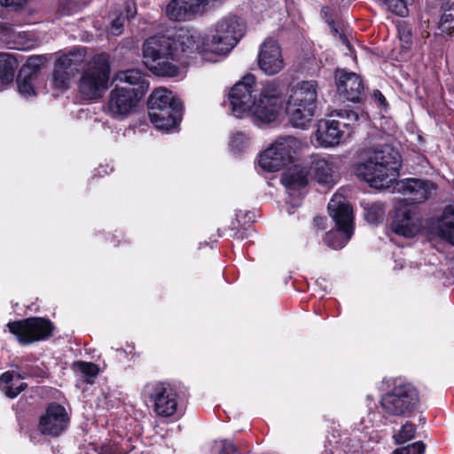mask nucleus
Listing matches in <instances>:
<instances>
[{"label":"nucleus","instance_id":"obj_35","mask_svg":"<svg viewBox=\"0 0 454 454\" xmlns=\"http://www.w3.org/2000/svg\"><path fill=\"white\" fill-rule=\"evenodd\" d=\"M249 142L250 138L247 134L237 131L231 137L230 146L233 153H240L249 145Z\"/></svg>","mask_w":454,"mask_h":454},{"label":"nucleus","instance_id":"obj_20","mask_svg":"<svg viewBox=\"0 0 454 454\" xmlns=\"http://www.w3.org/2000/svg\"><path fill=\"white\" fill-rule=\"evenodd\" d=\"M429 231L454 245V202L445 207L440 218L430 222Z\"/></svg>","mask_w":454,"mask_h":454},{"label":"nucleus","instance_id":"obj_28","mask_svg":"<svg viewBox=\"0 0 454 454\" xmlns=\"http://www.w3.org/2000/svg\"><path fill=\"white\" fill-rule=\"evenodd\" d=\"M20 373L5 372L0 377V388L6 396L14 398L27 387Z\"/></svg>","mask_w":454,"mask_h":454},{"label":"nucleus","instance_id":"obj_38","mask_svg":"<svg viewBox=\"0 0 454 454\" xmlns=\"http://www.w3.org/2000/svg\"><path fill=\"white\" fill-rule=\"evenodd\" d=\"M74 368L88 378L96 377L98 373V366L92 363L76 362L74 364Z\"/></svg>","mask_w":454,"mask_h":454},{"label":"nucleus","instance_id":"obj_17","mask_svg":"<svg viewBox=\"0 0 454 454\" xmlns=\"http://www.w3.org/2000/svg\"><path fill=\"white\" fill-rule=\"evenodd\" d=\"M236 46L231 38L223 37L213 29L203 38L198 48L200 54L208 61H216V57L228 55Z\"/></svg>","mask_w":454,"mask_h":454},{"label":"nucleus","instance_id":"obj_24","mask_svg":"<svg viewBox=\"0 0 454 454\" xmlns=\"http://www.w3.org/2000/svg\"><path fill=\"white\" fill-rule=\"evenodd\" d=\"M309 172L307 167L294 165L283 173L281 183L286 188L290 196L301 195V190L308 184Z\"/></svg>","mask_w":454,"mask_h":454},{"label":"nucleus","instance_id":"obj_30","mask_svg":"<svg viewBox=\"0 0 454 454\" xmlns=\"http://www.w3.org/2000/svg\"><path fill=\"white\" fill-rule=\"evenodd\" d=\"M137 13L136 4L128 1L125 3L124 10L120 9L112 14L111 26L109 28L113 35H119L122 33L126 20L133 18Z\"/></svg>","mask_w":454,"mask_h":454},{"label":"nucleus","instance_id":"obj_3","mask_svg":"<svg viewBox=\"0 0 454 454\" xmlns=\"http://www.w3.org/2000/svg\"><path fill=\"white\" fill-rule=\"evenodd\" d=\"M195 46L194 35L186 29L157 34L143 43V61L160 76L176 77L179 74L177 63Z\"/></svg>","mask_w":454,"mask_h":454},{"label":"nucleus","instance_id":"obj_44","mask_svg":"<svg viewBox=\"0 0 454 454\" xmlns=\"http://www.w3.org/2000/svg\"><path fill=\"white\" fill-rule=\"evenodd\" d=\"M100 454H124V452L119 450L117 448L105 445L100 448Z\"/></svg>","mask_w":454,"mask_h":454},{"label":"nucleus","instance_id":"obj_5","mask_svg":"<svg viewBox=\"0 0 454 454\" xmlns=\"http://www.w3.org/2000/svg\"><path fill=\"white\" fill-rule=\"evenodd\" d=\"M338 120H320L312 136V143L317 147L331 148L347 142L355 130L358 121L357 113L340 110L336 114Z\"/></svg>","mask_w":454,"mask_h":454},{"label":"nucleus","instance_id":"obj_34","mask_svg":"<svg viewBox=\"0 0 454 454\" xmlns=\"http://www.w3.org/2000/svg\"><path fill=\"white\" fill-rule=\"evenodd\" d=\"M440 33L450 35L454 32V10H446L442 14L438 22Z\"/></svg>","mask_w":454,"mask_h":454},{"label":"nucleus","instance_id":"obj_32","mask_svg":"<svg viewBox=\"0 0 454 454\" xmlns=\"http://www.w3.org/2000/svg\"><path fill=\"white\" fill-rule=\"evenodd\" d=\"M364 217L368 223H376L383 220L385 207L381 202H374L364 206Z\"/></svg>","mask_w":454,"mask_h":454},{"label":"nucleus","instance_id":"obj_22","mask_svg":"<svg viewBox=\"0 0 454 454\" xmlns=\"http://www.w3.org/2000/svg\"><path fill=\"white\" fill-rule=\"evenodd\" d=\"M183 105L160 108L153 114V110H148L151 122L157 129L168 131L175 128L181 119Z\"/></svg>","mask_w":454,"mask_h":454},{"label":"nucleus","instance_id":"obj_10","mask_svg":"<svg viewBox=\"0 0 454 454\" xmlns=\"http://www.w3.org/2000/svg\"><path fill=\"white\" fill-rule=\"evenodd\" d=\"M301 148V142L294 137L278 138L259 156V166L268 172L280 170L289 163Z\"/></svg>","mask_w":454,"mask_h":454},{"label":"nucleus","instance_id":"obj_15","mask_svg":"<svg viewBox=\"0 0 454 454\" xmlns=\"http://www.w3.org/2000/svg\"><path fill=\"white\" fill-rule=\"evenodd\" d=\"M69 420L66 408L51 403L39 418L38 430L43 435L56 437L67 428Z\"/></svg>","mask_w":454,"mask_h":454},{"label":"nucleus","instance_id":"obj_7","mask_svg":"<svg viewBox=\"0 0 454 454\" xmlns=\"http://www.w3.org/2000/svg\"><path fill=\"white\" fill-rule=\"evenodd\" d=\"M110 66L104 54L95 55L86 65L79 81V92L84 99L99 98L108 87Z\"/></svg>","mask_w":454,"mask_h":454},{"label":"nucleus","instance_id":"obj_16","mask_svg":"<svg viewBox=\"0 0 454 454\" xmlns=\"http://www.w3.org/2000/svg\"><path fill=\"white\" fill-rule=\"evenodd\" d=\"M257 61L259 68L267 75L281 72L286 64L282 49L276 39L269 37L260 46Z\"/></svg>","mask_w":454,"mask_h":454},{"label":"nucleus","instance_id":"obj_41","mask_svg":"<svg viewBox=\"0 0 454 454\" xmlns=\"http://www.w3.org/2000/svg\"><path fill=\"white\" fill-rule=\"evenodd\" d=\"M30 0H0V4L5 7H12L14 9L23 8Z\"/></svg>","mask_w":454,"mask_h":454},{"label":"nucleus","instance_id":"obj_4","mask_svg":"<svg viewBox=\"0 0 454 454\" xmlns=\"http://www.w3.org/2000/svg\"><path fill=\"white\" fill-rule=\"evenodd\" d=\"M114 81L117 83L109 93L106 113L114 119L123 120L136 110L148 90L149 82L138 69L119 71Z\"/></svg>","mask_w":454,"mask_h":454},{"label":"nucleus","instance_id":"obj_13","mask_svg":"<svg viewBox=\"0 0 454 454\" xmlns=\"http://www.w3.org/2000/svg\"><path fill=\"white\" fill-rule=\"evenodd\" d=\"M7 327L17 337L19 342L26 345L44 340L52 332L51 322L42 317L11 322L7 324Z\"/></svg>","mask_w":454,"mask_h":454},{"label":"nucleus","instance_id":"obj_39","mask_svg":"<svg viewBox=\"0 0 454 454\" xmlns=\"http://www.w3.org/2000/svg\"><path fill=\"white\" fill-rule=\"evenodd\" d=\"M425 445L422 442H417L411 445L396 450L394 454H424Z\"/></svg>","mask_w":454,"mask_h":454},{"label":"nucleus","instance_id":"obj_45","mask_svg":"<svg viewBox=\"0 0 454 454\" xmlns=\"http://www.w3.org/2000/svg\"><path fill=\"white\" fill-rule=\"evenodd\" d=\"M372 98L378 103L380 107L385 106L386 98L380 90H374L373 94H372Z\"/></svg>","mask_w":454,"mask_h":454},{"label":"nucleus","instance_id":"obj_8","mask_svg":"<svg viewBox=\"0 0 454 454\" xmlns=\"http://www.w3.org/2000/svg\"><path fill=\"white\" fill-rule=\"evenodd\" d=\"M419 394L410 383L394 380L393 387L381 396L382 410L389 415L401 416L418 407Z\"/></svg>","mask_w":454,"mask_h":454},{"label":"nucleus","instance_id":"obj_29","mask_svg":"<svg viewBox=\"0 0 454 454\" xmlns=\"http://www.w3.org/2000/svg\"><path fill=\"white\" fill-rule=\"evenodd\" d=\"M180 105L182 103L175 98L171 91L165 88L154 90L148 98V110H153V114L154 115L160 108Z\"/></svg>","mask_w":454,"mask_h":454},{"label":"nucleus","instance_id":"obj_33","mask_svg":"<svg viewBox=\"0 0 454 454\" xmlns=\"http://www.w3.org/2000/svg\"><path fill=\"white\" fill-rule=\"evenodd\" d=\"M382 3L392 13L405 17L409 13L408 7L412 4L413 0H382Z\"/></svg>","mask_w":454,"mask_h":454},{"label":"nucleus","instance_id":"obj_1","mask_svg":"<svg viewBox=\"0 0 454 454\" xmlns=\"http://www.w3.org/2000/svg\"><path fill=\"white\" fill-rule=\"evenodd\" d=\"M285 86L277 80L257 85L254 75L247 74L231 90L229 98L233 115L250 117L256 125L276 121L284 109L294 127L305 129L315 112L301 103L286 100Z\"/></svg>","mask_w":454,"mask_h":454},{"label":"nucleus","instance_id":"obj_36","mask_svg":"<svg viewBox=\"0 0 454 454\" xmlns=\"http://www.w3.org/2000/svg\"><path fill=\"white\" fill-rule=\"evenodd\" d=\"M211 454H241L230 441H215L211 446Z\"/></svg>","mask_w":454,"mask_h":454},{"label":"nucleus","instance_id":"obj_40","mask_svg":"<svg viewBox=\"0 0 454 454\" xmlns=\"http://www.w3.org/2000/svg\"><path fill=\"white\" fill-rule=\"evenodd\" d=\"M399 36L400 40L403 43V48L405 50H410L412 44V39H411V28L407 26L400 27L399 29Z\"/></svg>","mask_w":454,"mask_h":454},{"label":"nucleus","instance_id":"obj_6","mask_svg":"<svg viewBox=\"0 0 454 454\" xmlns=\"http://www.w3.org/2000/svg\"><path fill=\"white\" fill-rule=\"evenodd\" d=\"M328 212L337 229L327 232L325 241L333 249H341L354 233L353 208L341 193L336 192L328 203Z\"/></svg>","mask_w":454,"mask_h":454},{"label":"nucleus","instance_id":"obj_25","mask_svg":"<svg viewBox=\"0 0 454 454\" xmlns=\"http://www.w3.org/2000/svg\"><path fill=\"white\" fill-rule=\"evenodd\" d=\"M0 39L9 49L20 51L28 50L34 44L27 32L18 31L16 27L11 24L0 26Z\"/></svg>","mask_w":454,"mask_h":454},{"label":"nucleus","instance_id":"obj_11","mask_svg":"<svg viewBox=\"0 0 454 454\" xmlns=\"http://www.w3.org/2000/svg\"><path fill=\"white\" fill-rule=\"evenodd\" d=\"M423 227L422 215L419 207L401 200L395 206V215L391 223L392 231L405 238L416 236Z\"/></svg>","mask_w":454,"mask_h":454},{"label":"nucleus","instance_id":"obj_26","mask_svg":"<svg viewBox=\"0 0 454 454\" xmlns=\"http://www.w3.org/2000/svg\"><path fill=\"white\" fill-rule=\"evenodd\" d=\"M38 59H29L27 67L23 68L17 78V86L19 93L24 98H31L36 95V85L38 84V75L35 72H27L30 67H35V62Z\"/></svg>","mask_w":454,"mask_h":454},{"label":"nucleus","instance_id":"obj_23","mask_svg":"<svg viewBox=\"0 0 454 454\" xmlns=\"http://www.w3.org/2000/svg\"><path fill=\"white\" fill-rule=\"evenodd\" d=\"M223 37L231 38V42L236 45L246 32L244 21L235 15H228L221 19L212 28Z\"/></svg>","mask_w":454,"mask_h":454},{"label":"nucleus","instance_id":"obj_2","mask_svg":"<svg viewBox=\"0 0 454 454\" xmlns=\"http://www.w3.org/2000/svg\"><path fill=\"white\" fill-rule=\"evenodd\" d=\"M400 166L399 153L385 145L369 151L365 160L356 165L355 172L359 179L375 189H386L395 183L394 191L409 196L415 203L424 202L435 194L437 186L430 180L407 178L396 181Z\"/></svg>","mask_w":454,"mask_h":454},{"label":"nucleus","instance_id":"obj_37","mask_svg":"<svg viewBox=\"0 0 454 454\" xmlns=\"http://www.w3.org/2000/svg\"><path fill=\"white\" fill-rule=\"evenodd\" d=\"M415 426L411 423L407 422L404 424L402 428L394 435V439L395 443L402 444L414 437L415 434Z\"/></svg>","mask_w":454,"mask_h":454},{"label":"nucleus","instance_id":"obj_12","mask_svg":"<svg viewBox=\"0 0 454 454\" xmlns=\"http://www.w3.org/2000/svg\"><path fill=\"white\" fill-rule=\"evenodd\" d=\"M84 48L74 49L58 58L52 73V84L58 90H67L79 67L85 60Z\"/></svg>","mask_w":454,"mask_h":454},{"label":"nucleus","instance_id":"obj_18","mask_svg":"<svg viewBox=\"0 0 454 454\" xmlns=\"http://www.w3.org/2000/svg\"><path fill=\"white\" fill-rule=\"evenodd\" d=\"M337 91L347 100L359 102L364 87L361 77L353 72L337 70L335 73Z\"/></svg>","mask_w":454,"mask_h":454},{"label":"nucleus","instance_id":"obj_43","mask_svg":"<svg viewBox=\"0 0 454 454\" xmlns=\"http://www.w3.org/2000/svg\"><path fill=\"white\" fill-rule=\"evenodd\" d=\"M333 32L335 36H338L340 41L351 51V45L345 35L340 33L337 28L333 27Z\"/></svg>","mask_w":454,"mask_h":454},{"label":"nucleus","instance_id":"obj_21","mask_svg":"<svg viewBox=\"0 0 454 454\" xmlns=\"http://www.w3.org/2000/svg\"><path fill=\"white\" fill-rule=\"evenodd\" d=\"M317 84L315 81H303L294 85L288 99L301 103L315 112L317 107Z\"/></svg>","mask_w":454,"mask_h":454},{"label":"nucleus","instance_id":"obj_27","mask_svg":"<svg viewBox=\"0 0 454 454\" xmlns=\"http://www.w3.org/2000/svg\"><path fill=\"white\" fill-rule=\"evenodd\" d=\"M308 172L319 184H332L334 183L333 165L324 158L314 157Z\"/></svg>","mask_w":454,"mask_h":454},{"label":"nucleus","instance_id":"obj_9","mask_svg":"<svg viewBox=\"0 0 454 454\" xmlns=\"http://www.w3.org/2000/svg\"><path fill=\"white\" fill-rule=\"evenodd\" d=\"M143 396L152 403L155 414L162 418L175 416L179 408L178 394L167 382H149L143 389Z\"/></svg>","mask_w":454,"mask_h":454},{"label":"nucleus","instance_id":"obj_19","mask_svg":"<svg viewBox=\"0 0 454 454\" xmlns=\"http://www.w3.org/2000/svg\"><path fill=\"white\" fill-rule=\"evenodd\" d=\"M326 448L331 454L356 453L361 449L360 439L351 437L347 431L339 432L335 429L327 436Z\"/></svg>","mask_w":454,"mask_h":454},{"label":"nucleus","instance_id":"obj_42","mask_svg":"<svg viewBox=\"0 0 454 454\" xmlns=\"http://www.w3.org/2000/svg\"><path fill=\"white\" fill-rule=\"evenodd\" d=\"M380 419V415L376 412H370L368 414V421H365L364 419L361 420V424H364V428H368L371 426H373L375 423H377Z\"/></svg>","mask_w":454,"mask_h":454},{"label":"nucleus","instance_id":"obj_31","mask_svg":"<svg viewBox=\"0 0 454 454\" xmlns=\"http://www.w3.org/2000/svg\"><path fill=\"white\" fill-rule=\"evenodd\" d=\"M18 67L16 58L10 53H0V90H4L13 82Z\"/></svg>","mask_w":454,"mask_h":454},{"label":"nucleus","instance_id":"obj_14","mask_svg":"<svg viewBox=\"0 0 454 454\" xmlns=\"http://www.w3.org/2000/svg\"><path fill=\"white\" fill-rule=\"evenodd\" d=\"M224 0H171L166 7V16L174 21L190 20L203 13L208 7L222 4Z\"/></svg>","mask_w":454,"mask_h":454}]
</instances>
